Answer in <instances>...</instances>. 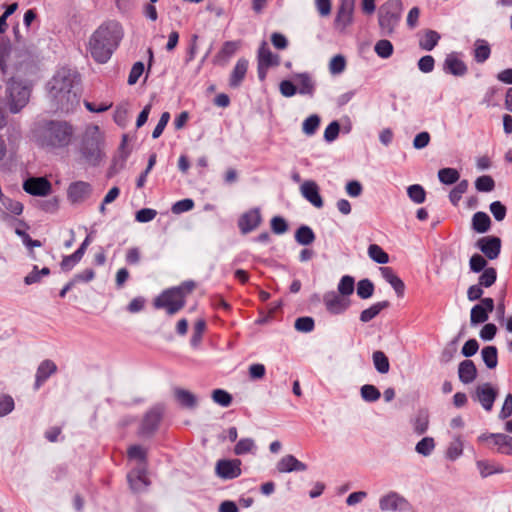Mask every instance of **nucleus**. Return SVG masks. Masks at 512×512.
<instances>
[{"label": "nucleus", "instance_id": "f257e3e1", "mask_svg": "<svg viewBox=\"0 0 512 512\" xmlns=\"http://www.w3.org/2000/svg\"><path fill=\"white\" fill-rule=\"evenodd\" d=\"M76 128L68 120L39 117L30 129V139L45 153L59 155L68 151L75 141Z\"/></svg>", "mask_w": 512, "mask_h": 512}, {"label": "nucleus", "instance_id": "f03ea898", "mask_svg": "<svg viewBox=\"0 0 512 512\" xmlns=\"http://www.w3.org/2000/svg\"><path fill=\"white\" fill-rule=\"evenodd\" d=\"M124 32L121 24L116 20L102 23L90 36L87 49L91 57L97 62H108L119 46Z\"/></svg>", "mask_w": 512, "mask_h": 512}, {"label": "nucleus", "instance_id": "7ed1b4c3", "mask_svg": "<svg viewBox=\"0 0 512 512\" xmlns=\"http://www.w3.org/2000/svg\"><path fill=\"white\" fill-rule=\"evenodd\" d=\"M195 282L187 280L179 286L164 290L154 300L156 309H165L168 315L178 313L186 304V297L194 290Z\"/></svg>", "mask_w": 512, "mask_h": 512}, {"label": "nucleus", "instance_id": "20e7f679", "mask_svg": "<svg viewBox=\"0 0 512 512\" xmlns=\"http://www.w3.org/2000/svg\"><path fill=\"white\" fill-rule=\"evenodd\" d=\"M403 11L401 0H387L378 10V25L381 36H391L399 25Z\"/></svg>", "mask_w": 512, "mask_h": 512}, {"label": "nucleus", "instance_id": "39448f33", "mask_svg": "<svg viewBox=\"0 0 512 512\" xmlns=\"http://www.w3.org/2000/svg\"><path fill=\"white\" fill-rule=\"evenodd\" d=\"M80 88L79 73L66 67L59 70L51 82L52 96H77Z\"/></svg>", "mask_w": 512, "mask_h": 512}, {"label": "nucleus", "instance_id": "423d86ee", "mask_svg": "<svg viewBox=\"0 0 512 512\" xmlns=\"http://www.w3.org/2000/svg\"><path fill=\"white\" fill-rule=\"evenodd\" d=\"M102 139L98 126H94L92 131H87L83 137L80 153L84 160L93 167L100 164L102 160L101 151Z\"/></svg>", "mask_w": 512, "mask_h": 512}, {"label": "nucleus", "instance_id": "0eeeda50", "mask_svg": "<svg viewBox=\"0 0 512 512\" xmlns=\"http://www.w3.org/2000/svg\"><path fill=\"white\" fill-rule=\"evenodd\" d=\"M379 508L382 512H408L412 506L404 496L396 491H390L380 497Z\"/></svg>", "mask_w": 512, "mask_h": 512}, {"label": "nucleus", "instance_id": "6e6552de", "mask_svg": "<svg viewBox=\"0 0 512 512\" xmlns=\"http://www.w3.org/2000/svg\"><path fill=\"white\" fill-rule=\"evenodd\" d=\"M163 417V409L161 407H153L147 411L142 419L138 434L141 437H151L158 430Z\"/></svg>", "mask_w": 512, "mask_h": 512}, {"label": "nucleus", "instance_id": "1a4fd4ad", "mask_svg": "<svg viewBox=\"0 0 512 512\" xmlns=\"http://www.w3.org/2000/svg\"><path fill=\"white\" fill-rule=\"evenodd\" d=\"M356 0H340V4L334 19V28L344 33L346 28L353 22V12Z\"/></svg>", "mask_w": 512, "mask_h": 512}, {"label": "nucleus", "instance_id": "9d476101", "mask_svg": "<svg viewBox=\"0 0 512 512\" xmlns=\"http://www.w3.org/2000/svg\"><path fill=\"white\" fill-rule=\"evenodd\" d=\"M475 247L479 249L487 259L494 260L500 255L502 241L498 236H484L476 241Z\"/></svg>", "mask_w": 512, "mask_h": 512}, {"label": "nucleus", "instance_id": "9b49d317", "mask_svg": "<svg viewBox=\"0 0 512 512\" xmlns=\"http://www.w3.org/2000/svg\"><path fill=\"white\" fill-rule=\"evenodd\" d=\"M495 308L494 300L490 297L481 299L480 303L474 305L470 311V323L476 326L486 322L489 318V313L493 312Z\"/></svg>", "mask_w": 512, "mask_h": 512}, {"label": "nucleus", "instance_id": "f8f14e48", "mask_svg": "<svg viewBox=\"0 0 512 512\" xmlns=\"http://www.w3.org/2000/svg\"><path fill=\"white\" fill-rule=\"evenodd\" d=\"M323 303L332 315L343 314L350 306V300L335 291L326 292L323 295Z\"/></svg>", "mask_w": 512, "mask_h": 512}, {"label": "nucleus", "instance_id": "ddd939ff", "mask_svg": "<svg viewBox=\"0 0 512 512\" xmlns=\"http://www.w3.org/2000/svg\"><path fill=\"white\" fill-rule=\"evenodd\" d=\"M23 190L33 196L45 197L51 193L52 185L45 177H29L23 182Z\"/></svg>", "mask_w": 512, "mask_h": 512}, {"label": "nucleus", "instance_id": "4468645a", "mask_svg": "<svg viewBox=\"0 0 512 512\" xmlns=\"http://www.w3.org/2000/svg\"><path fill=\"white\" fill-rule=\"evenodd\" d=\"M497 395L498 391L496 388L490 383H484L476 387L472 398L479 401L484 410L491 411Z\"/></svg>", "mask_w": 512, "mask_h": 512}, {"label": "nucleus", "instance_id": "2eb2a0df", "mask_svg": "<svg viewBox=\"0 0 512 512\" xmlns=\"http://www.w3.org/2000/svg\"><path fill=\"white\" fill-rule=\"evenodd\" d=\"M127 480L130 489L134 493L143 492L150 485V481L147 477V467H145V465H139L132 469L127 474Z\"/></svg>", "mask_w": 512, "mask_h": 512}, {"label": "nucleus", "instance_id": "dca6fc26", "mask_svg": "<svg viewBox=\"0 0 512 512\" xmlns=\"http://www.w3.org/2000/svg\"><path fill=\"white\" fill-rule=\"evenodd\" d=\"M92 194V186L85 181H75L69 184L67 198L72 204L84 202Z\"/></svg>", "mask_w": 512, "mask_h": 512}, {"label": "nucleus", "instance_id": "f3484780", "mask_svg": "<svg viewBox=\"0 0 512 512\" xmlns=\"http://www.w3.org/2000/svg\"><path fill=\"white\" fill-rule=\"evenodd\" d=\"M262 222L260 209L255 207L244 212L238 219V228L242 234L255 230Z\"/></svg>", "mask_w": 512, "mask_h": 512}, {"label": "nucleus", "instance_id": "a211bd4d", "mask_svg": "<svg viewBox=\"0 0 512 512\" xmlns=\"http://www.w3.org/2000/svg\"><path fill=\"white\" fill-rule=\"evenodd\" d=\"M240 466L241 461L239 459H221L216 464V474L222 479L232 480L241 475Z\"/></svg>", "mask_w": 512, "mask_h": 512}, {"label": "nucleus", "instance_id": "6ab92c4d", "mask_svg": "<svg viewBox=\"0 0 512 512\" xmlns=\"http://www.w3.org/2000/svg\"><path fill=\"white\" fill-rule=\"evenodd\" d=\"M301 195L316 208H322L324 205L320 195L319 186L313 180H306L300 187Z\"/></svg>", "mask_w": 512, "mask_h": 512}, {"label": "nucleus", "instance_id": "aec40b11", "mask_svg": "<svg viewBox=\"0 0 512 512\" xmlns=\"http://www.w3.org/2000/svg\"><path fill=\"white\" fill-rule=\"evenodd\" d=\"M56 372L57 365L52 360H43L36 371L34 389L38 390Z\"/></svg>", "mask_w": 512, "mask_h": 512}, {"label": "nucleus", "instance_id": "412c9836", "mask_svg": "<svg viewBox=\"0 0 512 512\" xmlns=\"http://www.w3.org/2000/svg\"><path fill=\"white\" fill-rule=\"evenodd\" d=\"M276 468L280 473H291L306 471L308 467L305 463L299 461L294 455L289 454L285 455L278 461Z\"/></svg>", "mask_w": 512, "mask_h": 512}, {"label": "nucleus", "instance_id": "4be33fe9", "mask_svg": "<svg viewBox=\"0 0 512 512\" xmlns=\"http://www.w3.org/2000/svg\"><path fill=\"white\" fill-rule=\"evenodd\" d=\"M443 70L454 76H463L467 73V66L455 53H451L444 60Z\"/></svg>", "mask_w": 512, "mask_h": 512}, {"label": "nucleus", "instance_id": "5701e85b", "mask_svg": "<svg viewBox=\"0 0 512 512\" xmlns=\"http://www.w3.org/2000/svg\"><path fill=\"white\" fill-rule=\"evenodd\" d=\"M477 377V368L472 360L465 359L459 363L458 378L461 383L467 385Z\"/></svg>", "mask_w": 512, "mask_h": 512}, {"label": "nucleus", "instance_id": "b1692460", "mask_svg": "<svg viewBox=\"0 0 512 512\" xmlns=\"http://www.w3.org/2000/svg\"><path fill=\"white\" fill-rule=\"evenodd\" d=\"M380 272L386 282H388L394 289L398 297H403L405 292L404 282L396 275L393 268L381 267Z\"/></svg>", "mask_w": 512, "mask_h": 512}, {"label": "nucleus", "instance_id": "393cba45", "mask_svg": "<svg viewBox=\"0 0 512 512\" xmlns=\"http://www.w3.org/2000/svg\"><path fill=\"white\" fill-rule=\"evenodd\" d=\"M297 92L303 95H312L315 92V80L309 73H299L293 76Z\"/></svg>", "mask_w": 512, "mask_h": 512}, {"label": "nucleus", "instance_id": "a878e982", "mask_svg": "<svg viewBox=\"0 0 512 512\" xmlns=\"http://www.w3.org/2000/svg\"><path fill=\"white\" fill-rule=\"evenodd\" d=\"M174 397L178 404L185 409H195L198 405V399L189 390L176 387L174 389Z\"/></svg>", "mask_w": 512, "mask_h": 512}, {"label": "nucleus", "instance_id": "bb28decb", "mask_svg": "<svg viewBox=\"0 0 512 512\" xmlns=\"http://www.w3.org/2000/svg\"><path fill=\"white\" fill-rule=\"evenodd\" d=\"M238 41H226L223 43L221 49L214 57V62L218 65H224L236 53L239 48Z\"/></svg>", "mask_w": 512, "mask_h": 512}, {"label": "nucleus", "instance_id": "cd10ccee", "mask_svg": "<svg viewBox=\"0 0 512 512\" xmlns=\"http://www.w3.org/2000/svg\"><path fill=\"white\" fill-rule=\"evenodd\" d=\"M491 219L485 212L478 211L474 213L471 220V228L479 234H484L491 229Z\"/></svg>", "mask_w": 512, "mask_h": 512}, {"label": "nucleus", "instance_id": "c85d7f7f", "mask_svg": "<svg viewBox=\"0 0 512 512\" xmlns=\"http://www.w3.org/2000/svg\"><path fill=\"white\" fill-rule=\"evenodd\" d=\"M248 64V60L244 58L238 59L229 78L230 86L238 87L241 84L247 73Z\"/></svg>", "mask_w": 512, "mask_h": 512}, {"label": "nucleus", "instance_id": "c756f323", "mask_svg": "<svg viewBox=\"0 0 512 512\" xmlns=\"http://www.w3.org/2000/svg\"><path fill=\"white\" fill-rule=\"evenodd\" d=\"M388 307H390V302L388 300L376 302L370 307L361 311L359 320L363 323H367L377 317L382 310Z\"/></svg>", "mask_w": 512, "mask_h": 512}, {"label": "nucleus", "instance_id": "7c9ffc66", "mask_svg": "<svg viewBox=\"0 0 512 512\" xmlns=\"http://www.w3.org/2000/svg\"><path fill=\"white\" fill-rule=\"evenodd\" d=\"M258 63L268 67L279 65V56L272 53L266 42H262L261 46L259 47Z\"/></svg>", "mask_w": 512, "mask_h": 512}, {"label": "nucleus", "instance_id": "2f4dec72", "mask_svg": "<svg viewBox=\"0 0 512 512\" xmlns=\"http://www.w3.org/2000/svg\"><path fill=\"white\" fill-rule=\"evenodd\" d=\"M491 439L498 446V452L504 455H512V437L503 433H492Z\"/></svg>", "mask_w": 512, "mask_h": 512}, {"label": "nucleus", "instance_id": "473e14b6", "mask_svg": "<svg viewBox=\"0 0 512 512\" xmlns=\"http://www.w3.org/2000/svg\"><path fill=\"white\" fill-rule=\"evenodd\" d=\"M315 233L308 225H301L295 232V240L298 244L308 246L315 241Z\"/></svg>", "mask_w": 512, "mask_h": 512}, {"label": "nucleus", "instance_id": "72a5a7b5", "mask_svg": "<svg viewBox=\"0 0 512 512\" xmlns=\"http://www.w3.org/2000/svg\"><path fill=\"white\" fill-rule=\"evenodd\" d=\"M481 357L488 369H494L498 364V350L496 346H485L481 350Z\"/></svg>", "mask_w": 512, "mask_h": 512}, {"label": "nucleus", "instance_id": "f704fd0d", "mask_svg": "<svg viewBox=\"0 0 512 512\" xmlns=\"http://www.w3.org/2000/svg\"><path fill=\"white\" fill-rule=\"evenodd\" d=\"M413 430L416 434L422 435L426 433L429 426V415L426 410H420L412 420Z\"/></svg>", "mask_w": 512, "mask_h": 512}, {"label": "nucleus", "instance_id": "c9c22d12", "mask_svg": "<svg viewBox=\"0 0 512 512\" xmlns=\"http://www.w3.org/2000/svg\"><path fill=\"white\" fill-rule=\"evenodd\" d=\"M11 54V43L7 37H0V70L3 74L8 69V58Z\"/></svg>", "mask_w": 512, "mask_h": 512}, {"label": "nucleus", "instance_id": "e433bc0d", "mask_svg": "<svg viewBox=\"0 0 512 512\" xmlns=\"http://www.w3.org/2000/svg\"><path fill=\"white\" fill-rule=\"evenodd\" d=\"M491 54V49L487 41L478 39L475 42L474 59L477 63L485 62Z\"/></svg>", "mask_w": 512, "mask_h": 512}, {"label": "nucleus", "instance_id": "4c0bfd02", "mask_svg": "<svg viewBox=\"0 0 512 512\" xmlns=\"http://www.w3.org/2000/svg\"><path fill=\"white\" fill-rule=\"evenodd\" d=\"M440 34L434 30H427L419 41V46L425 51H431L438 44Z\"/></svg>", "mask_w": 512, "mask_h": 512}, {"label": "nucleus", "instance_id": "58836bf2", "mask_svg": "<svg viewBox=\"0 0 512 512\" xmlns=\"http://www.w3.org/2000/svg\"><path fill=\"white\" fill-rule=\"evenodd\" d=\"M372 360L375 369L381 373L386 374L389 372L390 369V363L388 357L385 355L382 351H375L372 355Z\"/></svg>", "mask_w": 512, "mask_h": 512}, {"label": "nucleus", "instance_id": "ea45409f", "mask_svg": "<svg viewBox=\"0 0 512 512\" xmlns=\"http://www.w3.org/2000/svg\"><path fill=\"white\" fill-rule=\"evenodd\" d=\"M438 178L442 184L452 185L459 182L460 174L455 168H442L438 171Z\"/></svg>", "mask_w": 512, "mask_h": 512}, {"label": "nucleus", "instance_id": "a19ab883", "mask_svg": "<svg viewBox=\"0 0 512 512\" xmlns=\"http://www.w3.org/2000/svg\"><path fill=\"white\" fill-rule=\"evenodd\" d=\"M374 284L368 279H362L357 283L356 292L359 298L361 299H369L373 296L374 293Z\"/></svg>", "mask_w": 512, "mask_h": 512}, {"label": "nucleus", "instance_id": "79ce46f5", "mask_svg": "<svg viewBox=\"0 0 512 512\" xmlns=\"http://www.w3.org/2000/svg\"><path fill=\"white\" fill-rule=\"evenodd\" d=\"M7 90L10 97L15 96V93H17V96H29L30 94L28 86L24 85L22 81L14 78L8 82Z\"/></svg>", "mask_w": 512, "mask_h": 512}, {"label": "nucleus", "instance_id": "37998d69", "mask_svg": "<svg viewBox=\"0 0 512 512\" xmlns=\"http://www.w3.org/2000/svg\"><path fill=\"white\" fill-rule=\"evenodd\" d=\"M360 395L365 402L372 403L380 399L379 389L372 384H365L360 389Z\"/></svg>", "mask_w": 512, "mask_h": 512}, {"label": "nucleus", "instance_id": "c03bdc74", "mask_svg": "<svg viewBox=\"0 0 512 512\" xmlns=\"http://www.w3.org/2000/svg\"><path fill=\"white\" fill-rule=\"evenodd\" d=\"M408 197L415 204H422L426 200V191L420 184H412L407 188Z\"/></svg>", "mask_w": 512, "mask_h": 512}, {"label": "nucleus", "instance_id": "a18cd8bd", "mask_svg": "<svg viewBox=\"0 0 512 512\" xmlns=\"http://www.w3.org/2000/svg\"><path fill=\"white\" fill-rule=\"evenodd\" d=\"M368 255L378 264H386L389 262V255L377 244L369 245Z\"/></svg>", "mask_w": 512, "mask_h": 512}, {"label": "nucleus", "instance_id": "49530a36", "mask_svg": "<svg viewBox=\"0 0 512 512\" xmlns=\"http://www.w3.org/2000/svg\"><path fill=\"white\" fill-rule=\"evenodd\" d=\"M469 186L468 180H461L457 182L456 186L449 193L450 202L456 206L462 198V195L467 192Z\"/></svg>", "mask_w": 512, "mask_h": 512}, {"label": "nucleus", "instance_id": "de8ad7c7", "mask_svg": "<svg viewBox=\"0 0 512 512\" xmlns=\"http://www.w3.org/2000/svg\"><path fill=\"white\" fill-rule=\"evenodd\" d=\"M374 51L380 58L387 59L392 56L394 47L389 40L381 39L376 42Z\"/></svg>", "mask_w": 512, "mask_h": 512}, {"label": "nucleus", "instance_id": "09e8293b", "mask_svg": "<svg viewBox=\"0 0 512 512\" xmlns=\"http://www.w3.org/2000/svg\"><path fill=\"white\" fill-rule=\"evenodd\" d=\"M355 288V280L350 275L343 276L337 286L338 293L344 297L350 296Z\"/></svg>", "mask_w": 512, "mask_h": 512}, {"label": "nucleus", "instance_id": "8fccbe9b", "mask_svg": "<svg viewBox=\"0 0 512 512\" xmlns=\"http://www.w3.org/2000/svg\"><path fill=\"white\" fill-rule=\"evenodd\" d=\"M497 280V271L494 267L486 268L478 278V283L485 288L491 287Z\"/></svg>", "mask_w": 512, "mask_h": 512}, {"label": "nucleus", "instance_id": "3c124183", "mask_svg": "<svg viewBox=\"0 0 512 512\" xmlns=\"http://www.w3.org/2000/svg\"><path fill=\"white\" fill-rule=\"evenodd\" d=\"M435 448V441L432 437L422 438L415 446V450L422 456H429Z\"/></svg>", "mask_w": 512, "mask_h": 512}, {"label": "nucleus", "instance_id": "603ef678", "mask_svg": "<svg viewBox=\"0 0 512 512\" xmlns=\"http://www.w3.org/2000/svg\"><path fill=\"white\" fill-rule=\"evenodd\" d=\"M476 465L480 472V475L483 478H486L492 474L502 473L504 471L503 467H495L493 464L485 460H478L476 462Z\"/></svg>", "mask_w": 512, "mask_h": 512}, {"label": "nucleus", "instance_id": "864d4df0", "mask_svg": "<svg viewBox=\"0 0 512 512\" xmlns=\"http://www.w3.org/2000/svg\"><path fill=\"white\" fill-rule=\"evenodd\" d=\"M254 450H256V445L252 438H242L234 447V453L236 455H244Z\"/></svg>", "mask_w": 512, "mask_h": 512}, {"label": "nucleus", "instance_id": "5fc2aeb1", "mask_svg": "<svg viewBox=\"0 0 512 512\" xmlns=\"http://www.w3.org/2000/svg\"><path fill=\"white\" fill-rule=\"evenodd\" d=\"M320 125V117L317 114H312L307 117L302 125L303 132L308 135H314Z\"/></svg>", "mask_w": 512, "mask_h": 512}, {"label": "nucleus", "instance_id": "6e6d98bb", "mask_svg": "<svg viewBox=\"0 0 512 512\" xmlns=\"http://www.w3.org/2000/svg\"><path fill=\"white\" fill-rule=\"evenodd\" d=\"M475 188L479 192H491L495 188V181L489 175L479 176L475 180Z\"/></svg>", "mask_w": 512, "mask_h": 512}, {"label": "nucleus", "instance_id": "4d7b16f0", "mask_svg": "<svg viewBox=\"0 0 512 512\" xmlns=\"http://www.w3.org/2000/svg\"><path fill=\"white\" fill-rule=\"evenodd\" d=\"M127 455L130 459H137L141 462L140 465L147 467V451L140 445H132L127 450Z\"/></svg>", "mask_w": 512, "mask_h": 512}, {"label": "nucleus", "instance_id": "13d9d810", "mask_svg": "<svg viewBox=\"0 0 512 512\" xmlns=\"http://www.w3.org/2000/svg\"><path fill=\"white\" fill-rule=\"evenodd\" d=\"M469 268L473 273L483 272L487 267V260L484 256L475 253L470 257Z\"/></svg>", "mask_w": 512, "mask_h": 512}, {"label": "nucleus", "instance_id": "bf43d9fd", "mask_svg": "<svg viewBox=\"0 0 512 512\" xmlns=\"http://www.w3.org/2000/svg\"><path fill=\"white\" fill-rule=\"evenodd\" d=\"M212 399L222 407H228L232 403V395L223 389H215L212 392Z\"/></svg>", "mask_w": 512, "mask_h": 512}, {"label": "nucleus", "instance_id": "052dcab7", "mask_svg": "<svg viewBox=\"0 0 512 512\" xmlns=\"http://www.w3.org/2000/svg\"><path fill=\"white\" fill-rule=\"evenodd\" d=\"M294 327L299 332L309 333L313 331L315 322L312 317L303 316L295 320Z\"/></svg>", "mask_w": 512, "mask_h": 512}, {"label": "nucleus", "instance_id": "680f3d73", "mask_svg": "<svg viewBox=\"0 0 512 512\" xmlns=\"http://www.w3.org/2000/svg\"><path fill=\"white\" fill-rule=\"evenodd\" d=\"M346 68V59L343 55H335L329 63V71L332 75L341 74Z\"/></svg>", "mask_w": 512, "mask_h": 512}, {"label": "nucleus", "instance_id": "e2e57ef3", "mask_svg": "<svg viewBox=\"0 0 512 512\" xmlns=\"http://www.w3.org/2000/svg\"><path fill=\"white\" fill-rule=\"evenodd\" d=\"M15 408V402L12 396L8 394L0 395V418L10 414Z\"/></svg>", "mask_w": 512, "mask_h": 512}, {"label": "nucleus", "instance_id": "0e129e2a", "mask_svg": "<svg viewBox=\"0 0 512 512\" xmlns=\"http://www.w3.org/2000/svg\"><path fill=\"white\" fill-rule=\"evenodd\" d=\"M206 329V321L204 319H199L194 325L193 335L190 339V344L193 347H197L202 340L203 333Z\"/></svg>", "mask_w": 512, "mask_h": 512}, {"label": "nucleus", "instance_id": "69168bd1", "mask_svg": "<svg viewBox=\"0 0 512 512\" xmlns=\"http://www.w3.org/2000/svg\"><path fill=\"white\" fill-rule=\"evenodd\" d=\"M15 233L21 238L23 244L28 248L30 249V256L33 257V251L32 249L33 248H36V247H41L42 246V243L39 241V240H34L30 237V235L20 229V228H16L15 229Z\"/></svg>", "mask_w": 512, "mask_h": 512}, {"label": "nucleus", "instance_id": "338daca9", "mask_svg": "<svg viewBox=\"0 0 512 512\" xmlns=\"http://www.w3.org/2000/svg\"><path fill=\"white\" fill-rule=\"evenodd\" d=\"M29 102V98H5L6 107L13 114L20 112Z\"/></svg>", "mask_w": 512, "mask_h": 512}, {"label": "nucleus", "instance_id": "774afa93", "mask_svg": "<svg viewBox=\"0 0 512 512\" xmlns=\"http://www.w3.org/2000/svg\"><path fill=\"white\" fill-rule=\"evenodd\" d=\"M114 121L119 125L120 127H126L128 121H129V111L127 108V104H122L117 107L115 113H114Z\"/></svg>", "mask_w": 512, "mask_h": 512}]
</instances>
